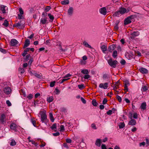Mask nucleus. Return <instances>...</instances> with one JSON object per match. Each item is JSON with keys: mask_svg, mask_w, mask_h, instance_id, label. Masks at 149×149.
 I'll use <instances>...</instances> for the list:
<instances>
[{"mask_svg": "<svg viewBox=\"0 0 149 149\" xmlns=\"http://www.w3.org/2000/svg\"><path fill=\"white\" fill-rule=\"evenodd\" d=\"M120 63L122 65H124L126 63V62L123 59L121 60Z\"/></svg>", "mask_w": 149, "mask_h": 149, "instance_id": "obj_52", "label": "nucleus"}, {"mask_svg": "<svg viewBox=\"0 0 149 149\" xmlns=\"http://www.w3.org/2000/svg\"><path fill=\"white\" fill-rule=\"evenodd\" d=\"M125 85L127 86L129 85V82L128 81L126 80L125 81Z\"/></svg>", "mask_w": 149, "mask_h": 149, "instance_id": "obj_60", "label": "nucleus"}, {"mask_svg": "<svg viewBox=\"0 0 149 149\" xmlns=\"http://www.w3.org/2000/svg\"><path fill=\"white\" fill-rule=\"evenodd\" d=\"M52 134L54 136H57L60 135V133L58 132H57L55 133H53Z\"/></svg>", "mask_w": 149, "mask_h": 149, "instance_id": "obj_54", "label": "nucleus"}, {"mask_svg": "<svg viewBox=\"0 0 149 149\" xmlns=\"http://www.w3.org/2000/svg\"><path fill=\"white\" fill-rule=\"evenodd\" d=\"M33 95L31 94H30L27 97L29 100H31L33 97Z\"/></svg>", "mask_w": 149, "mask_h": 149, "instance_id": "obj_46", "label": "nucleus"}, {"mask_svg": "<svg viewBox=\"0 0 149 149\" xmlns=\"http://www.w3.org/2000/svg\"><path fill=\"white\" fill-rule=\"evenodd\" d=\"M139 71L142 74H146L148 73V71L147 69L143 68H141L139 69Z\"/></svg>", "mask_w": 149, "mask_h": 149, "instance_id": "obj_13", "label": "nucleus"}, {"mask_svg": "<svg viewBox=\"0 0 149 149\" xmlns=\"http://www.w3.org/2000/svg\"><path fill=\"white\" fill-rule=\"evenodd\" d=\"M6 7V6L3 5H2L1 6L0 10L3 14L6 13V10H5V8Z\"/></svg>", "mask_w": 149, "mask_h": 149, "instance_id": "obj_23", "label": "nucleus"}, {"mask_svg": "<svg viewBox=\"0 0 149 149\" xmlns=\"http://www.w3.org/2000/svg\"><path fill=\"white\" fill-rule=\"evenodd\" d=\"M83 44L86 47H87L91 49L92 48V47L86 41H84L83 42Z\"/></svg>", "mask_w": 149, "mask_h": 149, "instance_id": "obj_26", "label": "nucleus"}, {"mask_svg": "<svg viewBox=\"0 0 149 149\" xmlns=\"http://www.w3.org/2000/svg\"><path fill=\"white\" fill-rule=\"evenodd\" d=\"M116 46L115 45L113 44L109 46L108 48L109 51L111 52L116 48Z\"/></svg>", "mask_w": 149, "mask_h": 149, "instance_id": "obj_12", "label": "nucleus"}, {"mask_svg": "<svg viewBox=\"0 0 149 149\" xmlns=\"http://www.w3.org/2000/svg\"><path fill=\"white\" fill-rule=\"evenodd\" d=\"M116 97L117 99L120 102H121L122 99L120 96H119V95H117L116 96Z\"/></svg>", "mask_w": 149, "mask_h": 149, "instance_id": "obj_42", "label": "nucleus"}, {"mask_svg": "<svg viewBox=\"0 0 149 149\" xmlns=\"http://www.w3.org/2000/svg\"><path fill=\"white\" fill-rule=\"evenodd\" d=\"M16 142L13 139H12L10 143V145L11 146H14L16 145Z\"/></svg>", "mask_w": 149, "mask_h": 149, "instance_id": "obj_35", "label": "nucleus"}, {"mask_svg": "<svg viewBox=\"0 0 149 149\" xmlns=\"http://www.w3.org/2000/svg\"><path fill=\"white\" fill-rule=\"evenodd\" d=\"M63 147L67 148H68V144L66 143H64L63 144Z\"/></svg>", "mask_w": 149, "mask_h": 149, "instance_id": "obj_62", "label": "nucleus"}, {"mask_svg": "<svg viewBox=\"0 0 149 149\" xmlns=\"http://www.w3.org/2000/svg\"><path fill=\"white\" fill-rule=\"evenodd\" d=\"M146 102H143L142 103L141 108V109L144 110L146 109Z\"/></svg>", "mask_w": 149, "mask_h": 149, "instance_id": "obj_22", "label": "nucleus"}, {"mask_svg": "<svg viewBox=\"0 0 149 149\" xmlns=\"http://www.w3.org/2000/svg\"><path fill=\"white\" fill-rule=\"evenodd\" d=\"M119 28L117 25H115L114 26V29L116 31H117L118 29Z\"/></svg>", "mask_w": 149, "mask_h": 149, "instance_id": "obj_61", "label": "nucleus"}, {"mask_svg": "<svg viewBox=\"0 0 149 149\" xmlns=\"http://www.w3.org/2000/svg\"><path fill=\"white\" fill-rule=\"evenodd\" d=\"M48 16H49L50 20L49 21L52 22L54 19V17L50 13L48 14Z\"/></svg>", "mask_w": 149, "mask_h": 149, "instance_id": "obj_25", "label": "nucleus"}, {"mask_svg": "<svg viewBox=\"0 0 149 149\" xmlns=\"http://www.w3.org/2000/svg\"><path fill=\"white\" fill-rule=\"evenodd\" d=\"M102 149H107L105 145L104 144H102L101 146Z\"/></svg>", "mask_w": 149, "mask_h": 149, "instance_id": "obj_63", "label": "nucleus"}, {"mask_svg": "<svg viewBox=\"0 0 149 149\" xmlns=\"http://www.w3.org/2000/svg\"><path fill=\"white\" fill-rule=\"evenodd\" d=\"M117 56V52L116 50L113 51L112 55L113 57L114 58H116Z\"/></svg>", "mask_w": 149, "mask_h": 149, "instance_id": "obj_32", "label": "nucleus"}, {"mask_svg": "<svg viewBox=\"0 0 149 149\" xmlns=\"http://www.w3.org/2000/svg\"><path fill=\"white\" fill-rule=\"evenodd\" d=\"M104 105L101 104L100 106V109L102 110L104 109Z\"/></svg>", "mask_w": 149, "mask_h": 149, "instance_id": "obj_64", "label": "nucleus"}, {"mask_svg": "<svg viewBox=\"0 0 149 149\" xmlns=\"http://www.w3.org/2000/svg\"><path fill=\"white\" fill-rule=\"evenodd\" d=\"M19 12L20 13V14H21V15H22L23 14L24 12H23V11L22 8H19Z\"/></svg>", "mask_w": 149, "mask_h": 149, "instance_id": "obj_59", "label": "nucleus"}, {"mask_svg": "<svg viewBox=\"0 0 149 149\" xmlns=\"http://www.w3.org/2000/svg\"><path fill=\"white\" fill-rule=\"evenodd\" d=\"M69 79V78H67V79H63L62 81L60 82V84H62L63 82H64L65 81L68 80Z\"/></svg>", "mask_w": 149, "mask_h": 149, "instance_id": "obj_58", "label": "nucleus"}, {"mask_svg": "<svg viewBox=\"0 0 149 149\" xmlns=\"http://www.w3.org/2000/svg\"><path fill=\"white\" fill-rule=\"evenodd\" d=\"M101 140L100 139H97L96 141L95 144L97 146L100 147L101 143Z\"/></svg>", "mask_w": 149, "mask_h": 149, "instance_id": "obj_18", "label": "nucleus"}, {"mask_svg": "<svg viewBox=\"0 0 149 149\" xmlns=\"http://www.w3.org/2000/svg\"><path fill=\"white\" fill-rule=\"evenodd\" d=\"M69 1L68 0H65L61 1V3L63 5H67L69 4Z\"/></svg>", "mask_w": 149, "mask_h": 149, "instance_id": "obj_27", "label": "nucleus"}, {"mask_svg": "<svg viewBox=\"0 0 149 149\" xmlns=\"http://www.w3.org/2000/svg\"><path fill=\"white\" fill-rule=\"evenodd\" d=\"M90 77L89 75L88 74H86L84 77V78L85 79H88Z\"/></svg>", "mask_w": 149, "mask_h": 149, "instance_id": "obj_45", "label": "nucleus"}, {"mask_svg": "<svg viewBox=\"0 0 149 149\" xmlns=\"http://www.w3.org/2000/svg\"><path fill=\"white\" fill-rule=\"evenodd\" d=\"M30 40L28 39H27L26 40L25 42L23 47V48H25L26 47H27L30 44Z\"/></svg>", "mask_w": 149, "mask_h": 149, "instance_id": "obj_17", "label": "nucleus"}, {"mask_svg": "<svg viewBox=\"0 0 149 149\" xmlns=\"http://www.w3.org/2000/svg\"><path fill=\"white\" fill-rule=\"evenodd\" d=\"M18 71L21 74L23 73L24 72V69L22 68H20Z\"/></svg>", "mask_w": 149, "mask_h": 149, "instance_id": "obj_39", "label": "nucleus"}, {"mask_svg": "<svg viewBox=\"0 0 149 149\" xmlns=\"http://www.w3.org/2000/svg\"><path fill=\"white\" fill-rule=\"evenodd\" d=\"M47 19L48 18L46 17L41 18L40 20V24L44 25L48 23Z\"/></svg>", "mask_w": 149, "mask_h": 149, "instance_id": "obj_7", "label": "nucleus"}, {"mask_svg": "<svg viewBox=\"0 0 149 149\" xmlns=\"http://www.w3.org/2000/svg\"><path fill=\"white\" fill-rule=\"evenodd\" d=\"M107 102V100L106 98H104L103 99V100L102 102V104H105Z\"/></svg>", "mask_w": 149, "mask_h": 149, "instance_id": "obj_51", "label": "nucleus"}, {"mask_svg": "<svg viewBox=\"0 0 149 149\" xmlns=\"http://www.w3.org/2000/svg\"><path fill=\"white\" fill-rule=\"evenodd\" d=\"M100 48L102 52L104 53H106L105 52L107 50V47L105 45H102Z\"/></svg>", "mask_w": 149, "mask_h": 149, "instance_id": "obj_21", "label": "nucleus"}, {"mask_svg": "<svg viewBox=\"0 0 149 149\" xmlns=\"http://www.w3.org/2000/svg\"><path fill=\"white\" fill-rule=\"evenodd\" d=\"M51 8L50 6H47L45 9V11L46 12H48Z\"/></svg>", "mask_w": 149, "mask_h": 149, "instance_id": "obj_40", "label": "nucleus"}, {"mask_svg": "<svg viewBox=\"0 0 149 149\" xmlns=\"http://www.w3.org/2000/svg\"><path fill=\"white\" fill-rule=\"evenodd\" d=\"M40 114L41 115V121L42 123H44L47 125L48 120L46 113L43 112H41Z\"/></svg>", "mask_w": 149, "mask_h": 149, "instance_id": "obj_1", "label": "nucleus"}, {"mask_svg": "<svg viewBox=\"0 0 149 149\" xmlns=\"http://www.w3.org/2000/svg\"><path fill=\"white\" fill-rule=\"evenodd\" d=\"M55 83V81L51 82L50 84V86L51 87H53L54 86Z\"/></svg>", "mask_w": 149, "mask_h": 149, "instance_id": "obj_41", "label": "nucleus"}, {"mask_svg": "<svg viewBox=\"0 0 149 149\" xmlns=\"http://www.w3.org/2000/svg\"><path fill=\"white\" fill-rule=\"evenodd\" d=\"M66 141L68 143H70L72 142V140L70 139H66Z\"/></svg>", "mask_w": 149, "mask_h": 149, "instance_id": "obj_48", "label": "nucleus"}, {"mask_svg": "<svg viewBox=\"0 0 149 149\" xmlns=\"http://www.w3.org/2000/svg\"><path fill=\"white\" fill-rule=\"evenodd\" d=\"M8 22L7 20H5L3 24V25L5 27H7L8 25Z\"/></svg>", "mask_w": 149, "mask_h": 149, "instance_id": "obj_34", "label": "nucleus"}, {"mask_svg": "<svg viewBox=\"0 0 149 149\" xmlns=\"http://www.w3.org/2000/svg\"><path fill=\"white\" fill-rule=\"evenodd\" d=\"M73 12V9L72 7H70L68 10V13L70 16H71Z\"/></svg>", "mask_w": 149, "mask_h": 149, "instance_id": "obj_15", "label": "nucleus"}, {"mask_svg": "<svg viewBox=\"0 0 149 149\" xmlns=\"http://www.w3.org/2000/svg\"><path fill=\"white\" fill-rule=\"evenodd\" d=\"M133 118L135 119H136L137 118L138 115L136 113H134L133 114Z\"/></svg>", "mask_w": 149, "mask_h": 149, "instance_id": "obj_57", "label": "nucleus"}, {"mask_svg": "<svg viewBox=\"0 0 149 149\" xmlns=\"http://www.w3.org/2000/svg\"><path fill=\"white\" fill-rule=\"evenodd\" d=\"M6 103L9 107L11 105V104L9 100H7L6 101Z\"/></svg>", "mask_w": 149, "mask_h": 149, "instance_id": "obj_49", "label": "nucleus"}, {"mask_svg": "<svg viewBox=\"0 0 149 149\" xmlns=\"http://www.w3.org/2000/svg\"><path fill=\"white\" fill-rule=\"evenodd\" d=\"M143 91H145L148 90V87L146 86H144L142 88Z\"/></svg>", "mask_w": 149, "mask_h": 149, "instance_id": "obj_50", "label": "nucleus"}, {"mask_svg": "<svg viewBox=\"0 0 149 149\" xmlns=\"http://www.w3.org/2000/svg\"><path fill=\"white\" fill-rule=\"evenodd\" d=\"M6 116L4 114H2L0 117V120L3 124H4L6 122Z\"/></svg>", "mask_w": 149, "mask_h": 149, "instance_id": "obj_6", "label": "nucleus"}, {"mask_svg": "<svg viewBox=\"0 0 149 149\" xmlns=\"http://www.w3.org/2000/svg\"><path fill=\"white\" fill-rule=\"evenodd\" d=\"M108 87V83H100L99 85V87L101 88H103L104 89H107Z\"/></svg>", "mask_w": 149, "mask_h": 149, "instance_id": "obj_9", "label": "nucleus"}, {"mask_svg": "<svg viewBox=\"0 0 149 149\" xmlns=\"http://www.w3.org/2000/svg\"><path fill=\"white\" fill-rule=\"evenodd\" d=\"M120 13L119 12V10L116 12L113 15L116 17H119L120 15Z\"/></svg>", "mask_w": 149, "mask_h": 149, "instance_id": "obj_37", "label": "nucleus"}, {"mask_svg": "<svg viewBox=\"0 0 149 149\" xmlns=\"http://www.w3.org/2000/svg\"><path fill=\"white\" fill-rule=\"evenodd\" d=\"M112 111L110 110H109L107 112V115H110L112 114Z\"/></svg>", "mask_w": 149, "mask_h": 149, "instance_id": "obj_56", "label": "nucleus"}, {"mask_svg": "<svg viewBox=\"0 0 149 149\" xmlns=\"http://www.w3.org/2000/svg\"><path fill=\"white\" fill-rule=\"evenodd\" d=\"M18 41L15 39H12L10 41V45L11 46H16L17 45Z\"/></svg>", "mask_w": 149, "mask_h": 149, "instance_id": "obj_11", "label": "nucleus"}, {"mask_svg": "<svg viewBox=\"0 0 149 149\" xmlns=\"http://www.w3.org/2000/svg\"><path fill=\"white\" fill-rule=\"evenodd\" d=\"M125 126V124L124 122L120 123L119 125V128L120 129L123 128Z\"/></svg>", "mask_w": 149, "mask_h": 149, "instance_id": "obj_29", "label": "nucleus"}, {"mask_svg": "<svg viewBox=\"0 0 149 149\" xmlns=\"http://www.w3.org/2000/svg\"><path fill=\"white\" fill-rule=\"evenodd\" d=\"M133 15H131L126 18L124 21V25H126L130 23L131 22V20L133 18Z\"/></svg>", "mask_w": 149, "mask_h": 149, "instance_id": "obj_5", "label": "nucleus"}, {"mask_svg": "<svg viewBox=\"0 0 149 149\" xmlns=\"http://www.w3.org/2000/svg\"><path fill=\"white\" fill-rule=\"evenodd\" d=\"M49 116L50 119L51 120L52 122H53L54 120V118L53 117L52 113H50L49 114Z\"/></svg>", "mask_w": 149, "mask_h": 149, "instance_id": "obj_30", "label": "nucleus"}, {"mask_svg": "<svg viewBox=\"0 0 149 149\" xmlns=\"http://www.w3.org/2000/svg\"><path fill=\"white\" fill-rule=\"evenodd\" d=\"M4 91L6 94H9L11 91V89L10 87H6L4 90Z\"/></svg>", "mask_w": 149, "mask_h": 149, "instance_id": "obj_14", "label": "nucleus"}, {"mask_svg": "<svg viewBox=\"0 0 149 149\" xmlns=\"http://www.w3.org/2000/svg\"><path fill=\"white\" fill-rule=\"evenodd\" d=\"M0 51L3 54H5L6 52V50L3 49L1 48H0Z\"/></svg>", "mask_w": 149, "mask_h": 149, "instance_id": "obj_43", "label": "nucleus"}, {"mask_svg": "<svg viewBox=\"0 0 149 149\" xmlns=\"http://www.w3.org/2000/svg\"><path fill=\"white\" fill-rule=\"evenodd\" d=\"M24 24V21L22 20L16 23L14 25V26L16 27L17 28L23 29L25 27Z\"/></svg>", "mask_w": 149, "mask_h": 149, "instance_id": "obj_3", "label": "nucleus"}, {"mask_svg": "<svg viewBox=\"0 0 149 149\" xmlns=\"http://www.w3.org/2000/svg\"><path fill=\"white\" fill-rule=\"evenodd\" d=\"M53 100V97L52 96H49L47 98V101L49 103L52 102Z\"/></svg>", "mask_w": 149, "mask_h": 149, "instance_id": "obj_24", "label": "nucleus"}, {"mask_svg": "<svg viewBox=\"0 0 149 149\" xmlns=\"http://www.w3.org/2000/svg\"><path fill=\"white\" fill-rule=\"evenodd\" d=\"M16 124L14 123H12L10 125V128L13 130H15L17 128Z\"/></svg>", "mask_w": 149, "mask_h": 149, "instance_id": "obj_20", "label": "nucleus"}, {"mask_svg": "<svg viewBox=\"0 0 149 149\" xmlns=\"http://www.w3.org/2000/svg\"><path fill=\"white\" fill-rule=\"evenodd\" d=\"M92 104L95 107L97 106L98 105L97 103L96 102L95 100H93L92 101Z\"/></svg>", "mask_w": 149, "mask_h": 149, "instance_id": "obj_31", "label": "nucleus"}, {"mask_svg": "<svg viewBox=\"0 0 149 149\" xmlns=\"http://www.w3.org/2000/svg\"><path fill=\"white\" fill-rule=\"evenodd\" d=\"M81 72L82 73L85 74H88L89 73V72L88 70L87 69H84L82 70L81 71Z\"/></svg>", "mask_w": 149, "mask_h": 149, "instance_id": "obj_28", "label": "nucleus"}, {"mask_svg": "<svg viewBox=\"0 0 149 149\" xmlns=\"http://www.w3.org/2000/svg\"><path fill=\"white\" fill-rule=\"evenodd\" d=\"M57 127V124L56 123L53 124L52 126L50 127L52 130H54V129H56Z\"/></svg>", "mask_w": 149, "mask_h": 149, "instance_id": "obj_33", "label": "nucleus"}, {"mask_svg": "<svg viewBox=\"0 0 149 149\" xmlns=\"http://www.w3.org/2000/svg\"><path fill=\"white\" fill-rule=\"evenodd\" d=\"M47 16V13L46 11L45 12H44L42 13V17H45Z\"/></svg>", "mask_w": 149, "mask_h": 149, "instance_id": "obj_47", "label": "nucleus"}, {"mask_svg": "<svg viewBox=\"0 0 149 149\" xmlns=\"http://www.w3.org/2000/svg\"><path fill=\"white\" fill-rule=\"evenodd\" d=\"M60 131L61 132H64L65 130L64 128V126L63 125H61L60 126Z\"/></svg>", "mask_w": 149, "mask_h": 149, "instance_id": "obj_38", "label": "nucleus"}, {"mask_svg": "<svg viewBox=\"0 0 149 149\" xmlns=\"http://www.w3.org/2000/svg\"><path fill=\"white\" fill-rule=\"evenodd\" d=\"M81 100L84 104H85L86 103V100L83 97H81Z\"/></svg>", "mask_w": 149, "mask_h": 149, "instance_id": "obj_53", "label": "nucleus"}, {"mask_svg": "<svg viewBox=\"0 0 149 149\" xmlns=\"http://www.w3.org/2000/svg\"><path fill=\"white\" fill-rule=\"evenodd\" d=\"M30 73L31 74L33 75H35V76L37 77H39V75L37 74L34 71L33 72H32L31 71H30Z\"/></svg>", "mask_w": 149, "mask_h": 149, "instance_id": "obj_44", "label": "nucleus"}, {"mask_svg": "<svg viewBox=\"0 0 149 149\" xmlns=\"http://www.w3.org/2000/svg\"><path fill=\"white\" fill-rule=\"evenodd\" d=\"M131 10L130 8H128L127 9L125 8L121 7L119 9V12H120L121 14H123L125 13H127L129 12Z\"/></svg>", "mask_w": 149, "mask_h": 149, "instance_id": "obj_4", "label": "nucleus"}, {"mask_svg": "<svg viewBox=\"0 0 149 149\" xmlns=\"http://www.w3.org/2000/svg\"><path fill=\"white\" fill-rule=\"evenodd\" d=\"M139 33V32L138 31H133L131 33L130 37L132 39H134L136 37L138 36Z\"/></svg>", "mask_w": 149, "mask_h": 149, "instance_id": "obj_8", "label": "nucleus"}, {"mask_svg": "<svg viewBox=\"0 0 149 149\" xmlns=\"http://www.w3.org/2000/svg\"><path fill=\"white\" fill-rule=\"evenodd\" d=\"M107 62L109 65L112 68H115L116 65L118 63V61L116 60H113L110 58L107 61Z\"/></svg>", "mask_w": 149, "mask_h": 149, "instance_id": "obj_2", "label": "nucleus"}, {"mask_svg": "<svg viewBox=\"0 0 149 149\" xmlns=\"http://www.w3.org/2000/svg\"><path fill=\"white\" fill-rule=\"evenodd\" d=\"M78 87L80 90L83 89L84 87V85L83 84L78 85Z\"/></svg>", "mask_w": 149, "mask_h": 149, "instance_id": "obj_36", "label": "nucleus"}, {"mask_svg": "<svg viewBox=\"0 0 149 149\" xmlns=\"http://www.w3.org/2000/svg\"><path fill=\"white\" fill-rule=\"evenodd\" d=\"M99 11L101 14L104 15H105L107 14V10L105 7H103L100 8L99 10Z\"/></svg>", "mask_w": 149, "mask_h": 149, "instance_id": "obj_10", "label": "nucleus"}, {"mask_svg": "<svg viewBox=\"0 0 149 149\" xmlns=\"http://www.w3.org/2000/svg\"><path fill=\"white\" fill-rule=\"evenodd\" d=\"M103 80L106 81H107L109 79L108 74L107 73H105L103 74L102 76Z\"/></svg>", "mask_w": 149, "mask_h": 149, "instance_id": "obj_19", "label": "nucleus"}, {"mask_svg": "<svg viewBox=\"0 0 149 149\" xmlns=\"http://www.w3.org/2000/svg\"><path fill=\"white\" fill-rule=\"evenodd\" d=\"M31 56L29 54V55H27L26 57L25 60H26V61H27L28 60H29V58H31Z\"/></svg>", "mask_w": 149, "mask_h": 149, "instance_id": "obj_55", "label": "nucleus"}, {"mask_svg": "<svg viewBox=\"0 0 149 149\" xmlns=\"http://www.w3.org/2000/svg\"><path fill=\"white\" fill-rule=\"evenodd\" d=\"M136 122L135 120L134 119H132L129 122L128 125H134L136 124Z\"/></svg>", "mask_w": 149, "mask_h": 149, "instance_id": "obj_16", "label": "nucleus"}]
</instances>
